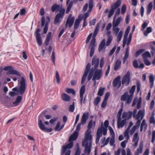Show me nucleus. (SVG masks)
Segmentation results:
<instances>
[{"instance_id":"nucleus-42","label":"nucleus","mask_w":155,"mask_h":155,"mask_svg":"<svg viewBox=\"0 0 155 155\" xmlns=\"http://www.w3.org/2000/svg\"><path fill=\"white\" fill-rule=\"evenodd\" d=\"M139 137L138 136V132L136 133L134 135L132 141H139Z\"/></svg>"},{"instance_id":"nucleus-10","label":"nucleus","mask_w":155,"mask_h":155,"mask_svg":"<svg viewBox=\"0 0 155 155\" xmlns=\"http://www.w3.org/2000/svg\"><path fill=\"white\" fill-rule=\"evenodd\" d=\"M88 117L89 113L88 112L86 113H84L83 114L81 120V123H79L77 126L76 130L77 131H78L80 130L81 129V124L84 125L85 123L87 120L88 118Z\"/></svg>"},{"instance_id":"nucleus-3","label":"nucleus","mask_w":155,"mask_h":155,"mask_svg":"<svg viewBox=\"0 0 155 155\" xmlns=\"http://www.w3.org/2000/svg\"><path fill=\"white\" fill-rule=\"evenodd\" d=\"M136 88V86H133L131 89L130 90L129 93L130 95L128 94L127 92H125L124 94L121 96L120 99L122 101H126V103L127 104H130L132 100L133 97V94L134 93Z\"/></svg>"},{"instance_id":"nucleus-26","label":"nucleus","mask_w":155,"mask_h":155,"mask_svg":"<svg viewBox=\"0 0 155 155\" xmlns=\"http://www.w3.org/2000/svg\"><path fill=\"white\" fill-rule=\"evenodd\" d=\"M120 77H118L115 78L113 82V85L114 87L117 86L118 87H120L121 85V82L120 81Z\"/></svg>"},{"instance_id":"nucleus-7","label":"nucleus","mask_w":155,"mask_h":155,"mask_svg":"<svg viewBox=\"0 0 155 155\" xmlns=\"http://www.w3.org/2000/svg\"><path fill=\"white\" fill-rule=\"evenodd\" d=\"M91 140L90 141L85 140H83L82 146L83 147L85 146L84 151L85 153L87 154V155H89L91 151Z\"/></svg>"},{"instance_id":"nucleus-9","label":"nucleus","mask_w":155,"mask_h":155,"mask_svg":"<svg viewBox=\"0 0 155 155\" xmlns=\"http://www.w3.org/2000/svg\"><path fill=\"white\" fill-rule=\"evenodd\" d=\"M13 68L12 66H7L5 67L4 70L5 71H8L6 73V74H13L16 75L20 77V74L17 70L13 69Z\"/></svg>"},{"instance_id":"nucleus-35","label":"nucleus","mask_w":155,"mask_h":155,"mask_svg":"<svg viewBox=\"0 0 155 155\" xmlns=\"http://www.w3.org/2000/svg\"><path fill=\"white\" fill-rule=\"evenodd\" d=\"M126 120L125 119H124L122 121L120 122L117 123V126L118 128H119L120 127H123L126 124Z\"/></svg>"},{"instance_id":"nucleus-37","label":"nucleus","mask_w":155,"mask_h":155,"mask_svg":"<svg viewBox=\"0 0 155 155\" xmlns=\"http://www.w3.org/2000/svg\"><path fill=\"white\" fill-rule=\"evenodd\" d=\"M123 33V31H120L118 34L116 35H117V41L119 42L122 38Z\"/></svg>"},{"instance_id":"nucleus-60","label":"nucleus","mask_w":155,"mask_h":155,"mask_svg":"<svg viewBox=\"0 0 155 155\" xmlns=\"http://www.w3.org/2000/svg\"><path fill=\"white\" fill-rule=\"evenodd\" d=\"M51 58L52 60L53 61L54 64H55V56L54 52V51H53L52 52V54L51 56Z\"/></svg>"},{"instance_id":"nucleus-18","label":"nucleus","mask_w":155,"mask_h":155,"mask_svg":"<svg viewBox=\"0 0 155 155\" xmlns=\"http://www.w3.org/2000/svg\"><path fill=\"white\" fill-rule=\"evenodd\" d=\"M99 64V59L97 58L96 56L95 55L94 56L92 61L91 64L94 66V68H93V70L96 69Z\"/></svg>"},{"instance_id":"nucleus-48","label":"nucleus","mask_w":155,"mask_h":155,"mask_svg":"<svg viewBox=\"0 0 155 155\" xmlns=\"http://www.w3.org/2000/svg\"><path fill=\"white\" fill-rule=\"evenodd\" d=\"M129 129H127L124 133V136L125 137H126L127 140H128L129 138Z\"/></svg>"},{"instance_id":"nucleus-2","label":"nucleus","mask_w":155,"mask_h":155,"mask_svg":"<svg viewBox=\"0 0 155 155\" xmlns=\"http://www.w3.org/2000/svg\"><path fill=\"white\" fill-rule=\"evenodd\" d=\"M109 122L108 120H106L104 123V127L103 124L101 125V127H99L97 131L96 138V143H97L99 142L100 138L102 136V133L104 135H106L107 133V127L108 126Z\"/></svg>"},{"instance_id":"nucleus-63","label":"nucleus","mask_w":155,"mask_h":155,"mask_svg":"<svg viewBox=\"0 0 155 155\" xmlns=\"http://www.w3.org/2000/svg\"><path fill=\"white\" fill-rule=\"evenodd\" d=\"M127 140L122 141L121 143V146L123 148H124L126 147V143L127 142Z\"/></svg>"},{"instance_id":"nucleus-55","label":"nucleus","mask_w":155,"mask_h":155,"mask_svg":"<svg viewBox=\"0 0 155 155\" xmlns=\"http://www.w3.org/2000/svg\"><path fill=\"white\" fill-rule=\"evenodd\" d=\"M144 51V50L143 49H141L137 51L135 54L136 57H137L139 55L141 54Z\"/></svg>"},{"instance_id":"nucleus-12","label":"nucleus","mask_w":155,"mask_h":155,"mask_svg":"<svg viewBox=\"0 0 155 155\" xmlns=\"http://www.w3.org/2000/svg\"><path fill=\"white\" fill-rule=\"evenodd\" d=\"M103 72L102 69L100 70H96L94 72V75L93 76L92 80L95 81L99 79L101 77Z\"/></svg>"},{"instance_id":"nucleus-44","label":"nucleus","mask_w":155,"mask_h":155,"mask_svg":"<svg viewBox=\"0 0 155 155\" xmlns=\"http://www.w3.org/2000/svg\"><path fill=\"white\" fill-rule=\"evenodd\" d=\"M152 31V28L150 27H148L146 31H144V34L145 35L147 36V35L148 34L151 32Z\"/></svg>"},{"instance_id":"nucleus-64","label":"nucleus","mask_w":155,"mask_h":155,"mask_svg":"<svg viewBox=\"0 0 155 155\" xmlns=\"http://www.w3.org/2000/svg\"><path fill=\"white\" fill-rule=\"evenodd\" d=\"M143 60L144 63L146 65L149 66L151 64L150 62L147 59H143Z\"/></svg>"},{"instance_id":"nucleus-29","label":"nucleus","mask_w":155,"mask_h":155,"mask_svg":"<svg viewBox=\"0 0 155 155\" xmlns=\"http://www.w3.org/2000/svg\"><path fill=\"white\" fill-rule=\"evenodd\" d=\"M147 127V125L145 120H143L142 121L141 127L140 131H142L143 130H146Z\"/></svg>"},{"instance_id":"nucleus-24","label":"nucleus","mask_w":155,"mask_h":155,"mask_svg":"<svg viewBox=\"0 0 155 155\" xmlns=\"http://www.w3.org/2000/svg\"><path fill=\"white\" fill-rule=\"evenodd\" d=\"M132 115V112L131 111L124 112L122 115V118L124 119L128 120L130 118Z\"/></svg>"},{"instance_id":"nucleus-31","label":"nucleus","mask_w":155,"mask_h":155,"mask_svg":"<svg viewBox=\"0 0 155 155\" xmlns=\"http://www.w3.org/2000/svg\"><path fill=\"white\" fill-rule=\"evenodd\" d=\"M60 8V5H57V4H55L52 5L51 7V10L52 12H57L59 9Z\"/></svg>"},{"instance_id":"nucleus-61","label":"nucleus","mask_w":155,"mask_h":155,"mask_svg":"<svg viewBox=\"0 0 155 155\" xmlns=\"http://www.w3.org/2000/svg\"><path fill=\"white\" fill-rule=\"evenodd\" d=\"M150 121L151 124H154L155 123V120L154 119V115H152L150 117Z\"/></svg>"},{"instance_id":"nucleus-51","label":"nucleus","mask_w":155,"mask_h":155,"mask_svg":"<svg viewBox=\"0 0 155 155\" xmlns=\"http://www.w3.org/2000/svg\"><path fill=\"white\" fill-rule=\"evenodd\" d=\"M93 68L91 69V71L90 72L87 77L88 81H90L93 76Z\"/></svg>"},{"instance_id":"nucleus-4","label":"nucleus","mask_w":155,"mask_h":155,"mask_svg":"<svg viewBox=\"0 0 155 155\" xmlns=\"http://www.w3.org/2000/svg\"><path fill=\"white\" fill-rule=\"evenodd\" d=\"M19 82L18 84L19 87L18 88L17 87H15L13 89L14 91H17L21 95H23L25 92L26 86V80L23 77H21V80Z\"/></svg>"},{"instance_id":"nucleus-16","label":"nucleus","mask_w":155,"mask_h":155,"mask_svg":"<svg viewBox=\"0 0 155 155\" xmlns=\"http://www.w3.org/2000/svg\"><path fill=\"white\" fill-rule=\"evenodd\" d=\"M74 20V18L72 17L71 14L69 15L65 25L66 27H67L68 26L69 27H71L73 24Z\"/></svg>"},{"instance_id":"nucleus-58","label":"nucleus","mask_w":155,"mask_h":155,"mask_svg":"<svg viewBox=\"0 0 155 155\" xmlns=\"http://www.w3.org/2000/svg\"><path fill=\"white\" fill-rule=\"evenodd\" d=\"M104 140L102 141V143L104 144V146L108 143L110 138L109 137H108L105 140V137H104Z\"/></svg>"},{"instance_id":"nucleus-46","label":"nucleus","mask_w":155,"mask_h":155,"mask_svg":"<svg viewBox=\"0 0 155 155\" xmlns=\"http://www.w3.org/2000/svg\"><path fill=\"white\" fill-rule=\"evenodd\" d=\"M66 92L68 93H71L74 95H75V92L74 89H70V88H67L66 90Z\"/></svg>"},{"instance_id":"nucleus-30","label":"nucleus","mask_w":155,"mask_h":155,"mask_svg":"<svg viewBox=\"0 0 155 155\" xmlns=\"http://www.w3.org/2000/svg\"><path fill=\"white\" fill-rule=\"evenodd\" d=\"M61 99L62 100L66 101H68L70 100V97L65 93H63L61 95Z\"/></svg>"},{"instance_id":"nucleus-1","label":"nucleus","mask_w":155,"mask_h":155,"mask_svg":"<svg viewBox=\"0 0 155 155\" xmlns=\"http://www.w3.org/2000/svg\"><path fill=\"white\" fill-rule=\"evenodd\" d=\"M78 132H75L74 134L71 136L69 139L70 143L66 145H63L62 146L61 155H62L66 152L65 155H70L71 150H70L73 146V142L72 141L76 140L78 137Z\"/></svg>"},{"instance_id":"nucleus-8","label":"nucleus","mask_w":155,"mask_h":155,"mask_svg":"<svg viewBox=\"0 0 155 155\" xmlns=\"http://www.w3.org/2000/svg\"><path fill=\"white\" fill-rule=\"evenodd\" d=\"M121 3V0H117L116 2L113 4L111 6V10L109 12L108 17L110 18L114 14L115 10L119 8Z\"/></svg>"},{"instance_id":"nucleus-17","label":"nucleus","mask_w":155,"mask_h":155,"mask_svg":"<svg viewBox=\"0 0 155 155\" xmlns=\"http://www.w3.org/2000/svg\"><path fill=\"white\" fill-rule=\"evenodd\" d=\"M144 115V110H140L139 111L138 113L134 117L137 120H141L143 118Z\"/></svg>"},{"instance_id":"nucleus-53","label":"nucleus","mask_w":155,"mask_h":155,"mask_svg":"<svg viewBox=\"0 0 155 155\" xmlns=\"http://www.w3.org/2000/svg\"><path fill=\"white\" fill-rule=\"evenodd\" d=\"M112 40V37L111 36H109L106 43V46H108L111 43Z\"/></svg>"},{"instance_id":"nucleus-52","label":"nucleus","mask_w":155,"mask_h":155,"mask_svg":"<svg viewBox=\"0 0 155 155\" xmlns=\"http://www.w3.org/2000/svg\"><path fill=\"white\" fill-rule=\"evenodd\" d=\"M56 78L58 83L59 84L60 83V78L59 73L58 71L56 72Z\"/></svg>"},{"instance_id":"nucleus-33","label":"nucleus","mask_w":155,"mask_h":155,"mask_svg":"<svg viewBox=\"0 0 155 155\" xmlns=\"http://www.w3.org/2000/svg\"><path fill=\"white\" fill-rule=\"evenodd\" d=\"M121 64V61L119 60L118 59L116 61L115 64L114 70H116L118 68H120Z\"/></svg>"},{"instance_id":"nucleus-36","label":"nucleus","mask_w":155,"mask_h":155,"mask_svg":"<svg viewBox=\"0 0 155 155\" xmlns=\"http://www.w3.org/2000/svg\"><path fill=\"white\" fill-rule=\"evenodd\" d=\"M36 38L38 44L39 46H41L42 44V41L40 34H38L37 35H36Z\"/></svg>"},{"instance_id":"nucleus-59","label":"nucleus","mask_w":155,"mask_h":155,"mask_svg":"<svg viewBox=\"0 0 155 155\" xmlns=\"http://www.w3.org/2000/svg\"><path fill=\"white\" fill-rule=\"evenodd\" d=\"M155 140V130L152 131V139L151 142L153 143H154Z\"/></svg>"},{"instance_id":"nucleus-5","label":"nucleus","mask_w":155,"mask_h":155,"mask_svg":"<svg viewBox=\"0 0 155 155\" xmlns=\"http://www.w3.org/2000/svg\"><path fill=\"white\" fill-rule=\"evenodd\" d=\"M93 124H94V126H95V121L93 122L92 120H90L89 121L87 126V130L85 132V136L84 140L90 141V140H92V137L91 134V132L90 130L92 127Z\"/></svg>"},{"instance_id":"nucleus-15","label":"nucleus","mask_w":155,"mask_h":155,"mask_svg":"<svg viewBox=\"0 0 155 155\" xmlns=\"http://www.w3.org/2000/svg\"><path fill=\"white\" fill-rule=\"evenodd\" d=\"M85 91V87L84 85H83L81 86L80 90V102L81 104L84 103L85 102V97L83 99V96Z\"/></svg>"},{"instance_id":"nucleus-41","label":"nucleus","mask_w":155,"mask_h":155,"mask_svg":"<svg viewBox=\"0 0 155 155\" xmlns=\"http://www.w3.org/2000/svg\"><path fill=\"white\" fill-rule=\"evenodd\" d=\"M152 8V3L150 2L147 8V14H149Z\"/></svg>"},{"instance_id":"nucleus-22","label":"nucleus","mask_w":155,"mask_h":155,"mask_svg":"<svg viewBox=\"0 0 155 155\" xmlns=\"http://www.w3.org/2000/svg\"><path fill=\"white\" fill-rule=\"evenodd\" d=\"M38 125L39 127L42 130H45L48 132H50L52 131V130L51 128L49 129L46 128L41 120H40V123H38Z\"/></svg>"},{"instance_id":"nucleus-54","label":"nucleus","mask_w":155,"mask_h":155,"mask_svg":"<svg viewBox=\"0 0 155 155\" xmlns=\"http://www.w3.org/2000/svg\"><path fill=\"white\" fill-rule=\"evenodd\" d=\"M73 2H71L70 3H69L68 5V6L66 11V13L68 14L72 6V5H73Z\"/></svg>"},{"instance_id":"nucleus-23","label":"nucleus","mask_w":155,"mask_h":155,"mask_svg":"<svg viewBox=\"0 0 155 155\" xmlns=\"http://www.w3.org/2000/svg\"><path fill=\"white\" fill-rule=\"evenodd\" d=\"M82 17L83 15H79L78 18L76 20L74 24V30H76L78 28L79 25L80 23L82 20Z\"/></svg>"},{"instance_id":"nucleus-20","label":"nucleus","mask_w":155,"mask_h":155,"mask_svg":"<svg viewBox=\"0 0 155 155\" xmlns=\"http://www.w3.org/2000/svg\"><path fill=\"white\" fill-rule=\"evenodd\" d=\"M143 142L141 141L140 143L139 147L135 151L134 155H139L142 153L143 149Z\"/></svg>"},{"instance_id":"nucleus-32","label":"nucleus","mask_w":155,"mask_h":155,"mask_svg":"<svg viewBox=\"0 0 155 155\" xmlns=\"http://www.w3.org/2000/svg\"><path fill=\"white\" fill-rule=\"evenodd\" d=\"M51 32H49L47 35L45 41V44L47 46L48 45L49 42L51 38Z\"/></svg>"},{"instance_id":"nucleus-62","label":"nucleus","mask_w":155,"mask_h":155,"mask_svg":"<svg viewBox=\"0 0 155 155\" xmlns=\"http://www.w3.org/2000/svg\"><path fill=\"white\" fill-rule=\"evenodd\" d=\"M133 65L134 67L136 68H139V65L137 60H134L133 62Z\"/></svg>"},{"instance_id":"nucleus-19","label":"nucleus","mask_w":155,"mask_h":155,"mask_svg":"<svg viewBox=\"0 0 155 155\" xmlns=\"http://www.w3.org/2000/svg\"><path fill=\"white\" fill-rule=\"evenodd\" d=\"M93 0H90L89 2V9L87 12L84 13V19H86V18L88 17L89 15V13L91 12V9L93 7Z\"/></svg>"},{"instance_id":"nucleus-57","label":"nucleus","mask_w":155,"mask_h":155,"mask_svg":"<svg viewBox=\"0 0 155 155\" xmlns=\"http://www.w3.org/2000/svg\"><path fill=\"white\" fill-rule=\"evenodd\" d=\"M74 102H73L72 105H70L69 108V110L71 112H73L74 110Z\"/></svg>"},{"instance_id":"nucleus-34","label":"nucleus","mask_w":155,"mask_h":155,"mask_svg":"<svg viewBox=\"0 0 155 155\" xmlns=\"http://www.w3.org/2000/svg\"><path fill=\"white\" fill-rule=\"evenodd\" d=\"M129 47H128L126 49L125 55L123 58V63H125L129 56Z\"/></svg>"},{"instance_id":"nucleus-43","label":"nucleus","mask_w":155,"mask_h":155,"mask_svg":"<svg viewBox=\"0 0 155 155\" xmlns=\"http://www.w3.org/2000/svg\"><path fill=\"white\" fill-rule=\"evenodd\" d=\"M96 41V38H95L93 37L92 39L91 40L90 43V46L91 47H94L95 46V42Z\"/></svg>"},{"instance_id":"nucleus-40","label":"nucleus","mask_w":155,"mask_h":155,"mask_svg":"<svg viewBox=\"0 0 155 155\" xmlns=\"http://www.w3.org/2000/svg\"><path fill=\"white\" fill-rule=\"evenodd\" d=\"M117 26L113 25V30L116 35L118 34L120 30V28L117 27Z\"/></svg>"},{"instance_id":"nucleus-6","label":"nucleus","mask_w":155,"mask_h":155,"mask_svg":"<svg viewBox=\"0 0 155 155\" xmlns=\"http://www.w3.org/2000/svg\"><path fill=\"white\" fill-rule=\"evenodd\" d=\"M65 12V9L61 8L59 10V13L56 15L54 23L55 25H58L61 21V19H62Z\"/></svg>"},{"instance_id":"nucleus-13","label":"nucleus","mask_w":155,"mask_h":155,"mask_svg":"<svg viewBox=\"0 0 155 155\" xmlns=\"http://www.w3.org/2000/svg\"><path fill=\"white\" fill-rule=\"evenodd\" d=\"M130 72L128 71L124 76L122 80V84H125L126 86L129 84L130 82Z\"/></svg>"},{"instance_id":"nucleus-50","label":"nucleus","mask_w":155,"mask_h":155,"mask_svg":"<svg viewBox=\"0 0 155 155\" xmlns=\"http://www.w3.org/2000/svg\"><path fill=\"white\" fill-rule=\"evenodd\" d=\"M101 101V98L97 97L94 100V104L95 105L97 106Z\"/></svg>"},{"instance_id":"nucleus-47","label":"nucleus","mask_w":155,"mask_h":155,"mask_svg":"<svg viewBox=\"0 0 155 155\" xmlns=\"http://www.w3.org/2000/svg\"><path fill=\"white\" fill-rule=\"evenodd\" d=\"M126 6L125 4H123L121 8V13L124 15L125 13L126 10Z\"/></svg>"},{"instance_id":"nucleus-14","label":"nucleus","mask_w":155,"mask_h":155,"mask_svg":"<svg viewBox=\"0 0 155 155\" xmlns=\"http://www.w3.org/2000/svg\"><path fill=\"white\" fill-rule=\"evenodd\" d=\"M90 68L91 64L90 63H88L86 66L85 72L82 78L81 81V84H83L84 83Z\"/></svg>"},{"instance_id":"nucleus-25","label":"nucleus","mask_w":155,"mask_h":155,"mask_svg":"<svg viewBox=\"0 0 155 155\" xmlns=\"http://www.w3.org/2000/svg\"><path fill=\"white\" fill-rule=\"evenodd\" d=\"M140 124V120H137L136 123V125L134 126L130 131V135H132L136 129L139 128Z\"/></svg>"},{"instance_id":"nucleus-39","label":"nucleus","mask_w":155,"mask_h":155,"mask_svg":"<svg viewBox=\"0 0 155 155\" xmlns=\"http://www.w3.org/2000/svg\"><path fill=\"white\" fill-rule=\"evenodd\" d=\"M130 30V27L129 26H128L125 31L124 35V38L125 39H127L128 34L129 33V31Z\"/></svg>"},{"instance_id":"nucleus-11","label":"nucleus","mask_w":155,"mask_h":155,"mask_svg":"<svg viewBox=\"0 0 155 155\" xmlns=\"http://www.w3.org/2000/svg\"><path fill=\"white\" fill-rule=\"evenodd\" d=\"M47 21L45 23V18L44 16H43L41 18V27H43L45 25L44 28L43 33L46 34L48 29V24L50 21V18L48 16L46 17Z\"/></svg>"},{"instance_id":"nucleus-38","label":"nucleus","mask_w":155,"mask_h":155,"mask_svg":"<svg viewBox=\"0 0 155 155\" xmlns=\"http://www.w3.org/2000/svg\"><path fill=\"white\" fill-rule=\"evenodd\" d=\"M143 59H147V58L151 57V54L148 51H147L142 55Z\"/></svg>"},{"instance_id":"nucleus-28","label":"nucleus","mask_w":155,"mask_h":155,"mask_svg":"<svg viewBox=\"0 0 155 155\" xmlns=\"http://www.w3.org/2000/svg\"><path fill=\"white\" fill-rule=\"evenodd\" d=\"M115 18H114H114L113 21V25L118 26L122 20V18L121 17H120L117 19L116 21H115Z\"/></svg>"},{"instance_id":"nucleus-45","label":"nucleus","mask_w":155,"mask_h":155,"mask_svg":"<svg viewBox=\"0 0 155 155\" xmlns=\"http://www.w3.org/2000/svg\"><path fill=\"white\" fill-rule=\"evenodd\" d=\"M104 88H100L98 91L97 94L98 95L101 96L103 95L104 94Z\"/></svg>"},{"instance_id":"nucleus-21","label":"nucleus","mask_w":155,"mask_h":155,"mask_svg":"<svg viewBox=\"0 0 155 155\" xmlns=\"http://www.w3.org/2000/svg\"><path fill=\"white\" fill-rule=\"evenodd\" d=\"M22 100V97L19 96L16 98L15 101L12 104V106L13 107L18 106L21 102Z\"/></svg>"},{"instance_id":"nucleus-49","label":"nucleus","mask_w":155,"mask_h":155,"mask_svg":"<svg viewBox=\"0 0 155 155\" xmlns=\"http://www.w3.org/2000/svg\"><path fill=\"white\" fill-rule=\"evenodd\" d=\"M99 25H98L96 27L95 29V31L93 34V37H95L96 35L97 34V33L98 32L99 29Z\"/></svg>"},{"instance_id":"nucleus-56","label":"nucleus","mask_w":155,"mask_h":155,"mask_svg":"<svg viewBox=\"0 0 155 155\" xmlns=\"http://www.w3.org/2000/svg\"><path fill=\"white\" fill-rule=\"evenodd\" d=\"M115 142V139L114 136L112 137L110 140L109 143L110 146H113L114 145V146L115 145L114 143Z\"/></svg>"},{"instance_id":"nucleus-27","label":"nucleus","mask_w":155,"mask_h":155,"mask_svg":"<svg viewBox=\"0 0 155 155\" xmlns=\"http://www.w3.org/2000/svg\"><path fill=\"white\" fill-rule=\"evenodd\" d=\"M105 42V39H103L101 43L98 48V51L99 52H100L102 50L105 49L106 45Z\"/></svg>"}]
</instances>
